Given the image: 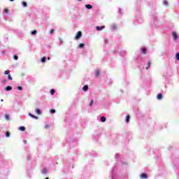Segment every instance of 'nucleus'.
I'll return each instance as SVG.
<instances>
[{"label": "nucleus", "instance_id": "1", "mask_svg": "<svg viewBox=\"0 0 179 179\" xmlns=\"http://www.w3.org/2000/svg\"><path fill=\"white\" fill-rule=\"evenodd\" d=\"M82 37V31H78L75 37L76 40H79Z\"/></svg>", "mask_w": 179, "mask_h": 179}, {"label": "nucleus", "instance_id": "2", "mask_svg": "<svg viewBox=\"0 0 179 179\" xmlns=\"http://www.w3.org/2000/svg\"><path fill=\"white\" fill-rule=\"evenodd\" d=\"M140 178H141V179H146V178H148V174H146V173H141L140 175Z\"/></svg>", "mask_w": 179, "mask_h": 179}, {"label": "nucleus", "instance_id": "3", "mask_svg": "<svg viewBox=\"0 0 179 179\" xmlns=\"http://www.w3.org/2000/svg\"><path fill=\"white\" fill-rule=\"evenodd\" d=\"M104 29H106V26L96 27V30H98V31H101V30H103Z\"/></svg>", "mask_w": 179, "mask_h": 179}, {"label": "nucleus", "instance_id": "4", "mask_svg": "<svg viewBox=\"0 0 179 179\" xmlns=\"http://www.w3.org/2000/svg\"><path fill=\"white\" fill-rule=\"evenodd\" d=\"M29 117H31V118H34L35 120H38V117L35 116L34 115L31 113H29Z\"/></svg>", "mask_w": 179, "mask_h": 179}, {"label": "nucleus", "instance_id": "5", "mask_svg": "<svg viewBox=\"0 0 179 179\" xmlns=\"http://www.w3.org/2000/svg\"><path fill=\"white\" fill-rule=\"evenodd\" d=\"M172 34H173L172 36L173 38H174V40H177V37H178L177 34L176 32H172Z\"/></svg>", "mask_w": 179, "mask_h": 179}, {"label": "nucleus", "instance_id": "6", "mask_svg": "<svg viewBox=\"0 0 179 179\" xmlns=\"http://www.w3.org/2000/svg\"><path fill=\"white\" fill-rule=\"evenodd\" d=\"M95 76H96V78H99V76H100V70H96L95 71Z\"/></svg>", "mask_w": 179, "mask_h": 179}, {"label": "nucleus", "instance_id": "7", "mask_svg": "<svg viewBox=\"0 0 179 179\" xmlns=\"http://www.w3.org/2000/svg\"><path fill=\"white\" fill-rule=\"evenodd\" d=\"M88 89H89V86H87V85H85V86L83 87V92H87Z\"/></svg>", "mask_w": 179, "mask_h": 179}, {"label": "nucleus", "instance_id": "8", "mask_svg": "<svg viewBox=\"0 0 179 179\" xmlns=\"http://www.w3.org/2000/svg\"><path fill=\"white\" fill-rule=\"evenodd\" d=\"M147 67L145 68V69H149V68L150 67V60H148L147 61Z\"/></svg>", "mask_w": 179, "mask_h": 179}, {"label": "nucleus", "instance_id": "9", "mask_svg": "<svg viewBox=\"0 0 179 179\" xmlns=\"http://www.w3.org/2000/svg\"><path fill=\"white\" fill-rule=\"evenodd\" d=\"M162 99H163V94H157V99H158V100H162Z\"/></svg>", "mask_w": 179, "mask_h": 179}, {"label": "nucleus", "instance_id": "10", "mask_svg": "<svg viewBox=\"0 0 179 179\" xmlns=\"http://www.w3.org/2000/svg\"><path fill=\"white\" fill-rule=\"evenodd\" d=\"M141 52L143 54H146L148 52V50H146L145 48H143L142 50H141Z\"/></svg>", "mask_w": 179, "mask_h": 179}, {"label": "nucleus", "instance_id": "11", "mask_svg": "<svg viewBox=\"0 0 179 179\" xmlns=\"http://www.w3.org/2000/svg\"><path fill=\"white\" fill-rule=\"evenodd\" d=\"M20 131H22V132L26 131V127L22 126L19 127Z\"/></svg>", "mask_w": 179, "mask_h": 179}, {"label": "nucleus", "instance_id": "12", "mask_svg": "<svg viewBox=\"0 0 179 179\" xmlns=\"http://www.w3.org/2000/svg\"><path fill=\"white\" fill-rule=\"evenodd\" d=\"M36 113L38 114V115H41V110L38 108L36 109Z\"/></svg>", "mask_w": 179, "mask_h": 179}, {"label": "nucleus", "instance_id": "13", "mask_svg": "<svg viewBox=\"0 0 179 179\" xmlns=\"http://www.w3.org/2000/svg\"><path fill=\"white\" fill-rule=\"evenodd\" d=\"M47 173H48L47 169L45 168L42 170V174H47Z\"/></svg>", "mask_w": 179, "mask_h": 179}, {"label": "nucleus", "instance_id": "14", "mask_svg": "<svg viewBox=\"0 0 179 179\" xmlns=\"http://www.w3.org/2000/svg\"><path fill=\"white\" fill-rule=\"evenodd\" d=\"M85 7L87 8V9H92L93 8V6L90 4L85 5Z\"/></svg>", "mask_w": 179, "mask_h": 179}, {"label": "nucleus", "instance_id": "15", "mask_svg": "<svg viewBox=\"0 0 179 179\" xmlns=\"http://www.w3.org/2000/svg\"><path fill=\"white\" fill-rule=\"evenodd\" d=\"M6 92H9L10 90H12V87H10V86L6 87Z\"/></svg>", "mask_w": 179, "mask_h": 179}, {"label": "nucleus", "instance_id": "16", "mask_svg": "<svg viewBox=\"0 0 179 179\" xmlns=\"http://www.w3.org/2000/svg\"><path fill=\"white\" fill-rule=\"evenodd\" d=\"M101 122H106V117L102 116V117H101Z\"/></svg>", "mask_w": 179, "mask_h": 179}, {"label": "nucleus", "instance_id": "17", "mask_svg": "<svg viewBox=\"0 0 179 179\" xmlns=\"http://www.w3.org/2000/svg\"><path fill=\"white\" fill-rule=\"evenodd\" d=\"M130 118H131V117L129 115H127V117H126V122H129Z\"/></svg>", "mask_w": 179, "mask_h": 179}, {"label": "nucleus", "instance_id": "18", "mask_svg": "<svg viewBox=\"0 0 179 179\" xmlns=\"http://www.w3.org/2000/svg\"><path fill=\"white\" fill-rule=\"evenodd\" d=\"M79 48H83L85 47V44L83 43H80L78 45Z\"/></svg>", "mask_w": 179, "mask_h": 179}, {"label": "nucleus", "instance_id": "19", "mask_svg": "<svg viewBox=\"0 0 179 179\" xmlns=\"http://www.w3.org/2000/svg\"><path fill=\"white\" fill-rule=\"evenodd\" d=\"M45 61H47V57H43L41 59V62H45Z\"/></svg>", "mask_w": 179, "mask_h": 179}, {"label": "nucleus", "instance_id": "20", "mask_svg": "<svg viewBox=\"0 0 179 179\" xmlns=\"http://www.w3.org/2000/svg\"><path fill=\"white\" fill-rule=\"evenodd\" d=\"M6 136L7 138H9V136H10V133H9V131H6Z\"/></svg>", "mask_w": 179, "mask_h": 179}, {"label": "nucleus", "instance_id": "21", "mask_svg": "<svg viewBox=\"0 0 179 179\" xmlns=\"http://www.w3.org/2000/svg\"><path fill=\"white\" fill-rule=\"evenodd\" d=\"M163 3L165 6H167L169 5V3L167 2V1H164Z\"/></svg>", "mask_w": 179, "mask_h": 179}, {"label": "nucleus", "instance_id": "22", "mask_svg": "<svg viewBox=\"0 0 179 179\" xmlns=\"http://www.w3.org/2000/svg\"><path fill=\"white\" fill-rule=\"evenodd\" d=\"M5 75H9V73H10V71L7 70L4 72Z\"/></svg>", "mask_w": 179, "mask_h": 179}, {"label": "nucleus", "instance_id": "23", "mask_svg": "<svg viewBox=\"0 0 179 179\" xmlns=\"http://www.w3.org/2000/svg\"><path fill=\"white\" fill-rule=\"evenodd\" d=\"M22 5L23 6H24V8H26L27 6V3H26L25 1H22Z\"/></svg>", "mask_w": 179, "mask_h": 179}, {"label": "nucleus", "instance_id": "24", "mask_svg": "<svg viewBox=\"0 0 179 179\" xmlns=\"http://www.w3.org/2000/svg\"><path fill=\"white\" fill-rule=\"evenodd\" d=\"M31 34L34 35V34H37V31L36 30H34L31 31Z\"/></svg>", "mask_w": 179, "mask_h": 179}, {"label": "nucleus", "instance_id": "25", "mask_svg": "<svg viewBox=\"0 0 179 179\" xmlns=\"http://www.w3.org/2000/svg\"><path fill=\"white\" fill-rule=\"evenodd\" d=\"M54 93H55V90H50V94H54Z\"/></svg>", "mask_w": 179, "mask_h": 179}, {"label": "nucleus", "instance_id": "26", "mask_svg": "<svg viewBox=\"0 0 179 179\" xmlns=\"http://www.w3.org/2000/svg\"><path fill=\"white\" fill-rule=\"evenodd\" d=\"M5 118L7 120V121H9V115H6Z\"/></svg>", "mask_w": 179, "mask_h": 179}, {"label": "nucleus", "instance_id": "27", "mask_svg": "<svg viewBox=\"0 0 179 179\" xmlns=\"http://www.w3.org/2000/svg\"><path fill=\"white\" fill-rule=\"evenodd\" d=\"M14 59H15V61H17V59H19L17 55H14Z\"/></svg>", "mask_w": 179, "mask_h": 179}, {"label": "nucleus", "instance_id": "28", "mask_svg": "<svg viewBox=\"0 0 179 179\" xmlns=\"http://www.w3.org/2000/svg\"><path fill=\"white\" fill-rule=\"evenodd\" d=\"M4 12H5V13H9V10H8V8H5L4 9Z\"/></svg>", "mask_w": 179, "mask_h": 179}, {"label": "nucleus", "instance_id": "29", "mask_svg": "<svg viewBox=\"0 0 179 179\" xmlns=\"http://www.w3.org/2000/svg\"><path fill=\"white\" fill-rule=\"evenodd\" d=\"M8 78L9 80H12V76H10V74H8Z\"/></svg>", "mask_w": 179, "mask_h": 179}, {"label": "nucleus", "instance_id": "30", "mask_svg": "<svg viewBox=\"0 0 179 179\" xmlns=\"http://www.w3.org/2000/svg\"><path fill=\"white\" fill-rule=\"evenodd\" d=\"M176 57V59H178V61H179V53H177Z\"/></svg>", "mask_w": 179, "mask_h": 179}, {"label": "nucleus", "instance_id": "31", "mask_svg": "<svg viewBox=\"0 0 179 179\" xmlns=\"http://www.w3.org/2000/svg\"><path fill=\"white\" fill-rule=\"evenodd\" d=\"M93 103H94V101H93V99H92L91 102L90 103V107H92V106H93Z\"/></svg>", "mask_w": 179, "mask_h": 179}, {"label": "nucleus", "instance_id": "32", "mask_svg": "<svg viewBox=\"0 0 179 179\" xmlns=\"http://www.w3.org/2000/svg\"><path fill=\"white\" fill-rule=\"evenodd\" d=\"M48 128H50V125H48V124L45 125V129H48Z\"/></svg>", "mask_w": 179, "mask_h": 179}, {"label": "nucleus", "instance_id": "33", "mask_svg": "<svg viewBox=\"0 0 179 179\" xmlns=\"http://www.w3.org/2000/svg\"><path fill=\"white\" fill-rule=\"evenodd\" d=\"M50 113H52V114H54V113H55V109H51Z\"/></svg>", "mask_w": 179, "mask_h": 179}, {"label": "nucleus", "instance_id": "34", "mask_svg": "<svg viewBox=\"0 0 179 179\" xmlns=\"http://www.w3.org/2000/svg\"><path fill=\"white\" fill-rule=\"evenodd\" d=\"M17 89H18V90H23V87H22L20 86L17 87Z\"/></svg>", "mask_w": 179, "mask_h": 179}, {"label": "nucleus", "instance_id": "35", "mask_svg": "<svg viewBox=\"0 0 179 179\" xmlns=\"http://www.w3.org/2000/svg\"><path fill=\"white\" fill-rule=\"evenodd\" d=\"M50 34H54V29H51V30L50 31Z\"/></svg>", "mask_w": 179, "mask_h": 179}, {"label": "nucleus", "instance_id": "36", "mask_svg": "<svg viewBox=\"0 0 179 179\" xmlns=\"http://www.w3.org/2000/svg\"><path fill=\"white\" fill-rule=\"evenodd\" d=\"M2 83H6V79H3V80H2Z\"/></svg>", "mask_w": 179, "mask_h": 179}, {"label": "nucleus", "instance_id": "37", "mask_svg": "<svg viewBox=\"0 0 179 179\" xmlns=\"http://www.w3.org/2000/svg\"><path fill=\"white\" fill-rule=\"evenodd\" d=\"M24 144L27 143V141L26 140H24Z\"/></svg>", "mask_w": 179, "mask_h": 179}, {"label": "nucleus", "instance_id": "38", "mask_svg": "<svg viewBox=\"0 0 179 179\" xmlns=\"http://www.w3.org/2000/svg\"><path fill=\"white\" fill-rule=\"evenodd\" d=\"M60 40V44H62V40L59 39Z\"/></svg>", "mask_w": 179, "mask_h": 179}, {"label": "nucleus", "instance_id": "39", "mask_svg": "<svg viewBox=\"0 0 179 179\" xmlns=\"http://www.w3.org/2000/svg\"><path fill=\"white\" fill-rule=\"evenodd\" d=\"M10 2H13V1H15V0H10Z\"/></svg>", "mask_w": 179, "mask_h": 179}, {"label": "nucleus", "instance_id": "40", "mask_svg": "<svg viewBox=\"0 0 179 179\" xmlns=\"http://www.w3.org/2000/svg\"><path fill=\"white\" fill-rule=\"evenodd\" d=\"M48 59H49V60H50V57H48Z\"/></svg>", "mask_w": 179, "mask_h": 179}, {"label": "nucleus", "instance_id": "41", "mask_svg": "<svg viewBox=\"0 0 179 179\" xmlns=\"http://www.w3.org/2000/svg\"><path fill=\"white\" fill-rule=\"evenodd\" d=\"M1 101H3V99H1Z\"/></svg>", "mask_w": 179, "mask_h": 179}, {"label": "nucleus", "instance_id": "42", "mask_svg": "<svg viewBox=\"0 0 179 179\" xmlns=\"http://www.w3.org/2000/svg\"><path fill=\"white\" fill-rule=\"evenodd\" d=\"M45 179H50L49 178H46Z\"/></svg>", "mask_w": 179, "mask_h": 179}, {"label": "nucleus", "instance_id": "43", "mask_svg": "<svg viewBox=\"0 0 179 179\" xmlns=\"http://www.w3.org/2000/svg\"><path fill=\"white\" fill-rule=\"evenodd\" d=\"M78 1H82V0H78Z\"/></svg>", "mask_w": 179, "mask_h": 179}]
</instances>
